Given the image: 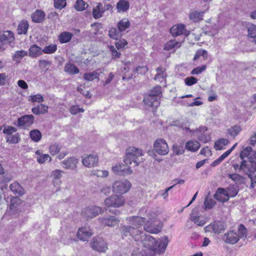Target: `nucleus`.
Here are the masks:
<instances>
[{
  "instance_id": "nucleus-62",
  "label": "nucleus",
  "mask_w": 256,
  "mask_h": 256,
  "mask_svg": "<svg viewBox=\"0 0 256 256\" xmlns=\"http://www.w3.org/2000/svg\"><path fill=\"white\" fill-rule=\"evenodd\" d=\"M198 82L197 78L194 76H190L184 79V82L187 86H190L196 84Z\"/></svg>"
},
{
  "instance_id": "nucleus-29",
  "label": "nucleus",
  "mask_w": 256,
  "mask_h": 256,
  "mask_svg": "<svg viewBox=\"0 0 256 256\" xmlns=\"http://www.w3.org/2000/svg\"><path fill=\"white\" fill-rule=\"evenodd\" d=\"M200 144L197 140H190L186 144V149L192 152H196L200 148Z\"/></svg>"
},
{
  "instance_id": "nucleus-32",
  "label": "nucleus",
  "mask_w": 256,
  "mask_h": 256,
  "mask_svg": "<svg viewBox=\"0 0 256 256\" xmlns=\"http://www.w3.org/2000/svg\"><path fill=\"white\" fill-rule=\"evenodd\" d=\"M130 8L128 0H120L116 4V8L119 12H126Z\"/></svg>"
},
{
  "instance_id": "nucleus-17",
  "label": "nucleus",
  "mask_w": 256,
  "mask_h": 256,
  "mask_svg": "<svg viewBox=\"0 0 256 256\" xmlns=\"http://www.w3.org/2000/svg\"><path fill=\"white\" fill-rule=\"evenodd\" d=\"M93 234L92 230L86 227H82L80 228L77 232V237L80 240L86 242L88 241Z\"/></svg>"
},
{
  "instance_id": "nucleus-4",
  "label": "nucleus",
  "mask_w": 256,
  "mask_h": 256,
  "mask_svg": "<svg viewBox=\"0 0 256 256\" xmlns=\"http://www.w3.org/2000/svg\"><path fill=\"white\" fill-rule=\"evenodd\" d=\"M130 187V182L126 180H116L112 185L113 192L120 194L127 192Z\"/></svg>"
},
{
  "instance_id": "nucleus-47",
  "label": "nucleus",
  "mask_w": 256,
  "mask_h": 256,
  "mask_svg": "<svg viewBox=\"0 0 256 256\" xmlns=\"http://www.w3.org/2000/svg\"><path fill=\"white\" fill-rule=\"evenodd\" d=\"M238 232L239 238H246L248 232L246 226L244 224H240L238 226Z\"/></svg>"
},
{
  "instance_id": "nucleus-48",
  "label": "nucleus",
  "mask_w": 256,
  "mask_h": 256,
  "mask_svg": "<svg viewBox=\"0 0 256 256\" xmlns=\"http://www.w3.org/2000/svg\"><path fill=\"white\" fill-rule=\"evenodd\" d=\"M227 192L230 196L234 197L235 196L238 192V188L236 185H230L227 188Z\"/></svg>"
},
{
  "instance_id": "nucleus-44",
  "label": "nucleus",
  "mask_w": 256,
  "mask_h": 256,
  "mask_svg": "<svg viewBox=\"0 0 256 256\" xmlns=\"http://www.w3.org/2000/svg\"><path fill=\"white\" fill-rule=\"evenodd\" d=\"M30 138L34 142H38L42 138V134L38 130H33L30 132Z\"/></svg>"
},
{
  "instance_id": "nucleus-21",
  "label": "nucleus",
  "mask_w": 256,
  "mask_h": 256,
  "mask_svg": "<svg viewBox=\"0 0 256 256\" xmlns=\"http://www.w3.org/2000/svg\"><path fill=\"white\" fill-rule=\"evenodd\" d=\"M98 220L103 226L114 227L118 224L120 220L115 216L100 218Z\"/></svg>"
},
{
  "instance_id": "nucleus-13",
  "label": "nucleus",
  "mask_w": 256,
  "mask_h": 256,
  "mask_svg": "<svg viewBox=\"0 0 256 256\" xmlns=\"http://www.w3.org/2000/svg\"><path fill=\"white\" fill-rule=\"evenodd\" d=\"M168 240L166 236L160 238L158 240H156L154 248V254L156 253L160 254L164 253L168 244Z\"/></svg>"
},
{
  "instance_id": "nucleus-63",
  "label": "nucleus",
  "mask_w": 256,
  "mask_h": 256,
  "mask_svg": "<svg viewBox=\"0 0 256 256\" xmlns=\"http://www.w3.org/2000/svg\"><path fill=\"white\" fill-rule=\"evenodd\" d=\"M127 44L126 40L122 39V40L116 42L115 43V46L118 50H120L124 48Z\"/></svg>"
},
{
  "instance_id": "nucleus-50",
  "label": "nucleus",
  "mask_w": 256,
  "mask_h": 256,
  "mask_svg": "<svg viewBox=\"0 0 256 256\" xmlns=\"http://www.w3.org/2000/svg\"><path fill=\"white\" fill-rule=\"evenodd\" d=\"M61 149V146L58 144L54 143L49 147V152L52 156H54L58 153Z\"/></svg>"
},
{
  "instance_id": "nucleus-53",
  "label": "nucleus",
  "mask_w": 256,
  "mask_h": 256,
  "mask_svg": "<svg viewBox=\"0 0 256 256\" xmlns=\"http://www.w3.org/2000/svg\"><path fill=\"white\" fill-rule=\"evenodd\" d=\"M228 177L236 182L242 183L244 182V178L238 174H229Z\"/></svg>"
},
{
  "instance_id": "nucleus-55",
  "label": "nucleus",
  "mask_w": 256,
  "mask_h": 256,
  "mask_svg": "<svg viewBox=\"0 0 256 256\" xmlns=\"http://www.w3.org/2000/svg\"><path fill=\"white\" fill-rule=\"evenodd\" d=\"M20 140L18 134H16L10 136H7L6 141L7 142L10 144H16L18 143Z\"/></svg>"
},
{
  "instance_id": "nucleus-54",
  "label": "nucleus",
  "mask_w": 256,
  "mask_h": 256,
  "mask_svg": "<svg viewBox=\"0 0 256 256\" xmlns=\"http://www.w3.org/2000/svg\"><path fill=\"white\" fill-rule=\"evenodd\" d=\"M92 174L100 178H106L108 175V172L106 170H93Z\"/></svg>"
},
{
  "instance_id": "nucleus-33",
  "label": "nucleus",
  "mask_w": 256,
  "mask_h": 256,
  "mask_svg": "<svg viewBox=\"0 0 256 256\" xmlns=\"http://www.w3.org/2000/svg\"><path fill=\"white\" fill-rule=\"evenodd\" d=\"M64 70L70 75L78 74L80 72L79 69L76 66L70 62L66 64Z\"/></svg>"
},
{
  "instance_id": "nucleus-15",
  "label": "nucleus",
  "mask_w": 256,
  "mask_h": 256,
  "mask_svg": "<svg viewBox=\"0 0 256 256\" xmlns=\"http://www.w3.org/2000/svg\"><path fill=\"white\" fill-rule=\"evenodd\" d=\"M206 232H213L219 234L226 230L224 224L221 222H214L205 228Z\"/></svg>"
},
{
  "instance_id": "nucleus-3",
  "label": "nucleus",
  "mask_w": 256,
  "mask_h": 256,
  "mask_svg": "<svg viewBox=\"0 0 256 256\" xmlns=\"http://www.w3.org/2000/svg\"><path fill=\"white\" fill-rule=\"evenodd\" d=\"M182 129L186 132H190L191 133L196 134L198 139L204 143H207L210 140V132L206 126H202L198 128L190 130L188 127H182Z\"/></svg>"
},
{
  "instance_id": "nucleus-52",
  "label": "nucleus",
  "mask_w": 256,
  "mask_h": 256,
  "mask_svg": "<svg viewBox=\"0 0 256 256\" xmlns=\"http://www.w3.org/2000/svg\"><path fill=\"white\" fill-rule=\"evenodd\" d=\"M162 88L159 86L154 87L149 92L147 96H150L152 97L159 98L160 95L162 93Z\"/></svg>"
},
{
  "instance_id": "nucleus-30",
  "label": "nucleus",
  "mask_w": 256,
  "mask_h": 256,
  "mask_svg": "<svg viewBox=\"0 0 256 256\" xmlns=\"http://www.w3.org/2000/svg\"><path fill=\"white\" fill-rule=\"evenodd\" d=\"M45 14L41 10H36L31 16L32 20L36 23H40L44 20Z\"/></svg>"
},
{
  "instance_id": "nucleus-12",
  "label": "nucleus",
  "mask_w": 256,
  "mask_h": 256,
  "mask_svg": "<svg viewBox=\"0 0 256 256\" xmlns=\"http://www.w3.org/2000/svg\"><path fill=\"white\" fill-rule=\"evenodd\" d=\"M112 170L116 174L122 176L130 174L132 172V170L128 166L122 164H117L112 166Z\"/></svg>"
},
{
  "instance_id": "nucleus-7",
  "label": "nucleus",
  "mask_w": 256,
  "mask_h": 256,
  "mask_svg": "<svg viewBox=\"0 0 256 256\" xmlns=\"http://www.w3.org/2000/svg\"><path fill=\"white\" fill-rule=\"evenodd\" d=\"M102 208L99 206H88L82 210V214L84 218L88 220L96 216L102 212Z\"/></svg>"
},
{
  "instance_id": "nucleus-25",
  "label": "nucleus",
  "mask_w": 256,
  "mask_h": 256,
  "mask_svg": "<svg viewBox=\"0 0 256 256\" xmlns=\"http://www.w3.org/2000/svg\"><path fill=\"white\" fill-rule=\"evenodd\" d=\"M14 33L10 30L5 31L0 34V42L2 44L10 43L14 41Z\"/></svg>"
},
{
  "instance_id": "nucleus-5",
  "label": "nucleus",
  "mask_w": 256,
  "mask_h": 256,
  "mask_svg": "<svg viewBox=\"0 0 256 256\" xmlns=\"http://www.w3.org/2000/svg\"><path fill=\"white\" fill-rule=\"evenodd\" d=\"M104 204L107 207L119 208L124 204V198L121 195L113 194L106 198Z\"/></svg>"
},
{
  "instance_id": "nucleus-22",
  "label": "nucleus",
  "mask_w": 256,
  "mask_h": 256,
  "mask_svg": "<svg viewBox=\"0 0 256 256\" xmlns=\"http://www.w3.org/2000/svg\"><path fill=\"white\" fill-rule=\"evenodd\" d=\"M242 162V164L244 166L242 172L250 176L251 174H254L256 172V162L248 161L246 159H241Z\"/></svg>"
},
{
  "instance_id": "nucleus-41",
  "label": "nucleus",
  "mask_w": 256,
  "mask_h": 256,
  "mask_svg": "<svg viewBox=\"0 0 256 256\" xmlns=\"http://www.w3.org/2000/svg\"><path fill=\"white\" fill-rule=\"evenodd\" d=\"M248 36L254 38V42L256 44V25L250 24L247 26Z\"/></svg>"
},
{
  "instance_id": "nucleus-60",
  "label": "nucleus",
  "mask_w": 256,
  "mask_h": 256,
  "mask_svg": "<svg viewBox=\"0 0 256 256\" xmlns=\"http://www.w3.org/2000/svg\"><path fill=\"white\" fill-rule=\"evenodd\" d=\"M66 4V0H54V5L56 8L62 10L64 8Z\"/></svg>"
},
{
  "instance_id": "nucleus-56",
  "label": "nucleus",
  "mask_w": 256,
  "mask_h": 256,
  "mask_svg": "<svg viewBox=\"0 0 256 256\" xmlns=\"http://www.w3.org/2000/svg\"><path fill=\"white\" fill-rule=\"evenodd\" d=\"M57 50L56 44H50L46 46L42 50V52L46 54H52L54 53Z\"/></svg>"
},
{
  "instance_id": "nucleus-40",
  "label": "nucleus",
  "mask_w": 256,
  "mask_h": 256,
  "mask_svg": "<svg viewBox=\"0 0 256 256\" xmlns=\"http://www.w3.org/2000/svg\"><path fill=\"white\" fill-rule=\"evenodd\" d=\"M181 46V43L176 42L175 40H170L164 45V50H170L173 48H178Z\"/></svg>"
},
{
  "instance_id": "nucleus-27",
  "label": "nucleus",
  "mask_w": 256,
  "mask_h": 256,
  "mask_svg": "<svg viewBox=\"0 0 256 256\" xmlns=\"http://www.w3.org/2000/svg\"><path fill=\"white\" fill-rule=\"evenodd\" d=\"M36 154L38 156L36 158L38 163L42 164L46 162H51L52 158L48 154H44L40 150H37L36 152Z\"/></svg>"
},
{
  "instance_id": "nucleus-43",
  "label": "nucleus",
  "mask_w": 256,
  "mask_h": 256,
  "mask_svg": "<svg viewBox=\"0 0 256 256\" xmlns=\"http://www.w3.org/2000/svg\"><path fill=\"white\" fill-rule=\"evenodd\" d=\"M130 26V22L128 19L124 18L119 22L117 24V27L122 33Z\"/></svg>"
},
{
  "instance_id": "nucleus-19",
  "label": "nucleus",
  "mask_w": 256,
  "mask_h": 256,
  "mask_svg": "<svg viewBox=\"0 0 256 256\" xmlns=\"http://www.w3.org/2000/svg\"><path fill=\"white\" fill-rule=\"evenodd\" d=\"M120 230L122 236H137L139 234H141L140 230H138L137 228L132 226L130 224H129V226H122Z\"/></svg>"
},
{
  "instance_id": "nucleus-6",
  "label": "nucleus",
  "mask_w": 256,
  "mask_h": 256,
  "mask_svg": "<svg viewBox=\"0 0 256 256\" xmlns=\"http://www.w3.org/2000/svg\"><path fill=\"white\" fill-rule=\"evenodd\" d=\"M154 151L159 155L165 156L169 152V148L167 142L162 138L156 140L154 144Z\"/></svg>"
},
{
  "instance_id": "nucleus-49",
  "label": "nucleus",
  "mask_w": 256,
  "mask_h": 256,
  "mask_svg": "<svg viewBox=\"0 0 256 256\" xmlns=\"http://www.w3.org/2000/svg\"><path fill=\"white\" fill-rule=\"evenodd\" d=\"M242 128L240 126L235 125L228 130V133L234 137L236 136L241 132Z\"/></svg>"
},
{
  "instance_id": "nucleus-9",
  "label": "nucleus",
  "mask_w": 256,
  "mask_h": 256,
  "mask_svg": "<svg viewBox=\"0 0 256 256\" xmlns=\"http://www.w3.org/2000/svg\"><path fill=\"white\" fill-rule=\"evenodd\" d=\"M82 164L87 168H92L97 166L98 158L96 154H86L82 156Z\"/></svg>"
},
{
  "instance_id": "nucleus-35",
  "label": "nucleus",
  "mask_w": 256,
  "mask_h": 256,
  "mask_svg": "<svg viewBox=\"0 0 256 256\" xmlns=\"http://www.w3.org/2000/svg\"><path fill=\"white\" fill-rule=\"evenodd\" d=\"M122 33L120 30L116 28L112 27L110 28L108 31V36L112 39L118 40L121 38Z\"/></svg>"
},
{
  "instance_id": "nucleus-59",
  "label": "nucleus",
  "mask_w": 256,
  "mask_h": 256,
  "mask_svg": "<svg viewBox=\"0 0 256 256\" xmlns=\"http://www.w3.org/2000/svg\"><path fill=\"white\" fill-rule=\"evenodd\" d=\"M84 110L82 108H80L77 105L72 106L70 108V112L74 115H76L80 112H84Z\"/></svg>"
},
{
  "instance_id": "nucleus-64",
  "label": "nucleus",
  "mask_w": 256,
  "mask_h": 256,
  "mask_svg": "<svg viewBox=\"0 0 256 256\" xmlns=\"http://www.w3.org/2000/svg\"><path fill=\"white\" fill-rule=\"evenodd\" d=\"M206 69V66L205 65H203L202 66L200 67H196L194 68L191 74H198L200 73H202V72H204Z\"/></svg>"
},
{
  "instance_id": "nucleus-37",
  "label": "nucleus",
  "mask_w": 256,
  "mask_h": 256,
  "mask_svg": "<svg viewBox=\"0 0 256 256\" xmlns=\"http://www.w3.org/2000/svg\"><path fill=\"white\" fill-rule=\"evenodd\" d=\"M72 36V34L70 32H62L58 36L59 41L61 44L67 43L70 40Z\"/></svg>"
},
{
  "instance_id": "nucleus-24",
  "label": "nucleus",
  "mask_w": 256,
  "mask_h": 256,
  "mask_svg": "<svg viewBox=\"0 0 256 256\" xmlns=\"http://www.w3.org/2000/svg\"><path fill=\"white\" fill-rule=\"evenodd\" d=\"M144 103L154 108H157L160 104V98L157 97H152L150 96H146L144 100Z\"/></svg>"
},
{
  "instance_id": "nucleus-2",
  "label": "nucleus",
  "mask_w": 256,
  "mask_h": 256,
  "mask_svg": "<svg viewBox=\"0 0 256 256\" xmlns=\"http://www.w3.org/2000/svg\"><path fill=\"white\" fill-rule=\"evenodd\" d=\"M140 236L142 245L146 248L145 249L142 250V256H154V248L156 246V241L150 234H144Z\"/></svg>"
},
{
  "instance_id": "nucleus-20",
  "label": "nucleus",
  "mask_w": 256,
  "mask_h": 256,
  "mask_svg": "<svg viewBox=\"0 0 256 256\" xmlns=\"http://www.w3.org/2000/svg\"><path fill=\"white\" fill-rule=\"evenodd\" d=\"M170 32L174 36H178L181 34L187 36L190 34V32L186 29L185 26L182 24L174 26L170 29Z\"/></svg>"
},
{
  "instance_id": "nucleus-46",
  "label": "nucleus",
  "mask_w": 256,
  "mask_h": 256,
  "mask_svg": "<svg viewBox=\"0 0 256 256\" xmlns=\"http://www.w3.org/2000/svg\"><path fill=\"white\" fill-rule=\"evenodd\" d=\"M228 144V140L222 138L215 142L214 148L216 150H221L223 149Z\"/></svg>"
},
{
  "instance_id": "nucleus-26",
  "label": "nucleus",
  "mask_w": 256,
  "mask_h": 256,
  "mask_svg": "<svg viewBox=\"0 0 256 256\" xmlns=\"http://www.w3.org/2000/svg\"><path fill=\"white\" fill-rule=\"evenodd\" d=\"M10 188L14 194L21 196L24 194V188L18 182H14L10 184Z\"/></svg>"
},
{
  "instance_id": "nucleus-31",
  "label": "nucleus",
  "mask_w": 256,
  "mask_h": 256,
  "mask_svg": "<svg viewBox=\"0 0 256 256\" xmlns=\"http://www.w3.org/2000/svg\"><path fill=\"white\" fill-rule=\"evenodd\" d=\"M156 70L157 72L155 76L154 80L160 82L165 80L167 76L166 72V68L162 66H159L156 69Z\"/></svg>"
},
{
  "instance_id": "nucleus-57",
  "label": "nucleus",
  "mask_w": 256,
  "mask_h": 256,
  "mask_svg": "<svg viewBox=\"0 0 256 256\" xmlns=\"http://www.w3.org/2000/svg\"><path fill=\"white\" fill-rule=\"evenodd\" d=\"M216 204L215 201L208 196L206 198L204 205L206 208L210 209L212 208Z\"/></svg>"
},
{
  "instance_id": "nucleus-45",
  "label": "nucleus",
  "mask_w": 256,
  "mask_h": 256,
  "mask_svg": "<svg viewBox=\"0 0 256 256\" xmlns=\"http://www.w3.org/2000/svg\"><path fill=\"white\" fill-rule=\"evenodd\" d=\"M83 78L84 80L87 81H92L94 79L99 80V74L96 71L86 72L84 74Z\"/></svg>"
},
{
  "instance_id": "nucleus-16",
  "label": "nucleus",
  "mask_w": 256,
  "mask_h": 256,
  "mask_svg": "<svg viewBox=\"0 0 256 256\" xmlns=\"http://www.w3.org/2000/svg\"><path fill=\"white\" fill-rule=\"evenodd\" d=\"M162 226V223L160 221H154L153 222H148L144 225V229L150 233L157 234L160 232Z\"/></svg>"
},
{
  "instance_id": "nucleus-11",
  "label": "nucleus",
  "mask_w": 256,
  "mask_h": 256,
  "mask_svg": "<svg viewBox=\"0 0 256 256\" xmlns=\"http://www.w3.org/2000/svg\"><path fill=\"white\" fill-rule=\"evenodd\" d=\"M34 120L32 114L23 116L18 118L17 126L24 129L28 128L34 123Z\"/></svg>"
},
{
  "instance_id": "nucleus-39",
  "label": "nucleus",
  "mask_w": 256,
  "mask_h": 256,
  "mask_svg": "<svg viewBox=\"0 0 256 256\" xmlns=\"http://www.w3.org/2000/svg\"><path fill=\"white\" fill-rule=\"evenodd\" d=\"M103 14L102 4L99 2L97 6L93 8L92 16L94 18L97 19L101 18Z\"/></svg>"
},
{
  "instance_id": "nucleus-1",
  "label": "nucleus",
  "mask_w": 256,
  "mask_h": 256,
  "mask_svg": "<svg viewBox=\"0 0 256 256\" xmlns=\"http://www.w3.org/2000/svg\"><path fill=\"white\" fill-rule=\"evenodd\" d=\"M142 156V150L136 148H130L126 150L124 162L126 166L131 164L133 162L134 164V166H138L140 162L143 161Z\"/></svg>"
},
{
  "instance_id": "nucleus-28",
  "label": "nucleus",
  "mask_w": 256,
  "mask_h": 256,
  "mask_svg": "<svg viewBox=\"0 0 256 256\" xmlns=\"http://www.w3.org/2000/svg\"><path fill=\"white\" fill-rule=\"evenodd\" d=\"M42 53V50L36 44L32 45L29 48V56L32 58L38 57Z\"/></svg>"
},
{
  "instance_id": "nucleus-14",
  "label": "nucleus",
  "mask_w": 256,
  "mask_h": 256,
  "mask_svg": "<svg viewBox=\"0 0 256 256\" xmlns=\"http://www.w3.org/2000/svg\"><path fill=\"white\" fill-rule=\"evenodd\" d=\"M222 239L226 243L234 244L240 240L238 233L234 230L228 232L222 236Z\"/></svg>"
},
{
  "instance_id": "nucleus-36",
  "label": "nucleus",
  "mask_w": 256,
  "mask_h": 256,
  "mask_svg": "<svg viewBox=\"0 0 256 256\" xmlns=\"http://www.w3.org/2000/svg\"><path fill=\"white\" fill-rule=\"evenodd\" d=\"M48 106L42 104L32 108V112L36 115L44 114L48 112Z\"/></svg>"
},
{
  "instance_id": "nucleus-61",
  "label": "nucleus",
  "mask_w": 256,
  "mask_h": 256,
  "mask_svg": "<svg viewBox=\"0 0 256 256\" xmlns=\"http://www.w3.org/2000/svg\"><path fill=\"white\" fill-rule=\"evenodd\" d=\"M173 150L175 154L180 155L182 154L184 152V150L182 146L174 145L173 146Z\"/></svg>"
},
{
  "instance_id": "nucleus-34",
  "label": "nucleus",
  "mask_w": 256,
  "mask_h": 256,
  "mask_svg": "<svg viewBox=\"0 0 256 256\" xmlns=\"http://www.w3.org/2000/svg\"><path fill=\"white\" fill-rule=\"evenodd\" d=\"M29 24L28 21L22 20L18 24V33L19 34H26L27 33Z\"/></svg>"
},
{
  "instance_id": "nucleus-42",
  "label": "nucleus",
  "mask_w": 256,
  "mask_h": 256,
  "mask_svg": "<svg viewBox=\"0 0 256 256\" xmlns=\"http://www.w3.org/2000/svg\"><path fill=\"white\" fill-rule=\"evenodd\" d=\"M28 55V52L24 50H17L12 56V60L17 63L20 62L21 60Z\"/></svg>"
},
{
  "instance_id": "nucleus-8",
  "label": "nucleus",
  "mask_w": 256,
  "mask_h": 256,
  "mask_svg": "<svg viewBox=\"0 0 256 256\" xmlns=\"http://www.w3.org/2000/svg\"><path fill=\"white\" fill-rule=\"evenodd\" d=\"M92 249L98 252H105L108 249V244L102 238H96L91 242Z\"/></svg>"
},
{
  "instance_id": "nucleus-38",
  "label": "nucleus",
  "mask_w": 256,
  "mask_h": 256,
  "mask_svg": "<svg viewBox=\"0 0 256 256\" xmlns=\"http://www.w3.org/2000/svg\"><path fill=\"white\" fill-rule=\"evenodd\" d=\"M204 12L194 11L190 14L189 18L194 22H198L202 19Z\"/></svg>"
},
{
  "instance_id": "nucleus-51",
  "label": "nucleus",
  "mask_w": 256,
  "mask_h": 256,
  "mask_svg": "<svg viewBox=\"0 0 256 256\" xmlns=\"http://www.w3.org/2000/svg\"><path fill=\"white\" fill-rule=\"evenodd\" d=\"M87 6V4L83 0H77L74 4V8L78 11H82Z\"/></svg>"
},
{
  "instance_id": "nucleus-18",
  "label": "nucleus",
  "mask_w": 256,
  "mask_h": 256,
  "mask_svg": "<svg viewBox=\"0 0 256 256\" xmlns=\"http://www.w3.org/2000/svg\"><path fill=\"white\" fill-rule=\"evenodd\" d=\"M78 162V158L75 157H70L62 162V164L64 168L74 170H76L77 164Z\"/></svg>"
},
{
  "instance_id": "nucleus-58",
  "label": "nucleus",
  "mask_w": 256,
  "mask_h": 256,
  "mask_svg": "<svg viewBox=\"0 0 256 256\" xmlns=\"http://www.w3.org/2000/svg\"><path fill=\"white\" fill-rule=\"evenodd\" d=\"M17 130L16 128L12 126H6L3 130L4 134L10 136L12 135V134L16 132Z\"/></svg>"
},
{
  "instance_id": "nucleus-10",
  "label": "nucleus",
  "mask_w": 256,
  "mask_h": 256,
  "mask_svg": "<svg viewBox=\"0 0 256 256\" xmlns=\"http://www.w3.org/2000/svg\"><path fill=\"white\" fill-rule=\"evenodd\" d=\"M240 159H246L250 162H256V150H252L250 146H246L241 151Z\"/></svg>"
},
{
  "instance_id": "nucleus-23",
  "label": "nucleus",
  "mask_w": 256,
  "mask_h": 256,
  "mask_svg": "<svg viewBox=\"0 0 256 256\" xmlns=\"http://www.w3.org/2000/svg\"><path fill=\"white\" fill-rule=\"evenodd\" d=\"M126 220L129 224L137 228L138 230L145 222V219L144 218L138 216L127 218Z\"/></svg>"
}]
</instances>
